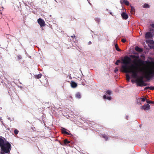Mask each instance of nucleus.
<instances>
[{
    "mask_svg": "<svg viewBox=\"0 0 154 154\" xmlns=\"http://www.w3.org/2000/svg\"><path fill=\"white\" fill-rule=\"evenodd\" d=\"M130 57L134 59L133 61L134 64L128 66L127 65L130 63L131 59L128 56H125L124 58L122 59V63L125 64L122 66V69L123 70L122 72L125 73H131L132 77L135 79L137 78L136 80H143V77L142 76L138 78V72H142L144 73V77L147 80H150L154 76V71H152L151 70H150L148 72H145L144 70V68L139 66L141 65H144L145 61L141 59H139V56L131 55Z\"/></svg>",
    "mask_w": 154,
    "mask_h": 154,
    "instance_id": "1",
    "label": "nucleus"
},
{
    "mask_svg": "<svg viewBox=\"0 0 154 154\" xmlns=\"http://www.w3.org/2000/svg\"><path fill=\"white\" fill-rule=\"evenodd\" d=\"M0 147L1 149L0 154L9 153L11 147V144L4 137H0Z\"/></svg>",
    "mask_w": 154,
    "mask_h": 154,
    "instance_id": "2",
    "label": "nucleus"
},
{
    "mask_svg": "<svg viewBox=\"0 0 154 154\" xmlns=\"http://www.w3.org/2000/svg\"><path fill=\"white\" fill-rule=\"evenodd\" d=\"M39 25L40 27H42V29H43L42 27L45 26L46 25L45 21L40 18H39Z\"/></svg>",
    "mask_w": 154,
    "mask_h": 154,
    "instance_id": "3",
    "label": "nucleus"
},
{
    "mask_svg": "<svg viewBox=\"0 0 154 154\" xmlns=\"http://www.w3.org/2000/svg\"><path fill=\"white\" fill-rule=\"evenodd\" d=\"M135 82L137 84L138 86L142 87L143 85V84L144 81L143 80H136Z\"/></svg>",
    "mask_w": 154,
    "mask_h": 154,
    "instance_id": "4",
    "label": "nucleus"
},
{
    "mask_svg": "<svg viewBox=\"0 0 154 154\" xmlns=\"http://www.w3.org/2000/svg\"><path fill=\"white\" fill-rule=\"evenodd\" d=\"M152 37V35L150 32H148L145 34V37L146 38H150Z\"/></svg>",
    "mask_w": 154,
    "mask_h": 154,
    "instance_id": "5",
    "label": "nucleus"
},
{
    "mask_svg": "<svg viewBox=\"0 0 154 154\" xmlns=\"http://www.w3.org/2000/svg\"><path fill=\"white\" fill-rule=\"evenodd\" d=\"M150 106L148 104H147L144 105L143 106L141 107V108L145 110H148L149 109Z\"/></svg>",
    "mask_w": 154,
    "mask_h": 154,
    "instance_id": "6",
    "label": "nucleus"
},
{
    "mask_svg": "<svg viewBox=\"0 0 154 154\" xmlns=\"http://www.w3.org/2000/svg\"><path fill=\"white\" fill-rule=\"evenodd\" d=\"M121 16L122 18L125 20L127 19L128 17V15L125 12H124L121 14Z\"/></svg>",
    "mask_w": 154,
    "mask_h": 154,
    "instance_id": "7",
    "label": "nucleus"
},
{
    "mask_svg": "<svg viewBox=\"0 0 154 154\" xmlns=\"http://www.w3.org/2000/svg\"><path fill=\"white\" fill-rule=\"evenodd\" d=\"M70 83L71 87L72 88H75L77 86V84L74 82L72 81Z\"/></svg>",
    "mask_w": 154,
    "mask_h": 154,
    "instance_id": "8",
    "label": "nucleus"
},
{
    "mask_svg": "<svg viewBox=\"0 0 154 154\" xmlns=\"http://www.w3.org/2000/svg\"><path fill=\"white\" fill-rule=\"evenodd\" d=\"M135 50L136 51L139 52H142L143 51L142 48H140L138 46H136L135 47Z\"/></svg>",
    "mask_w": 154,
    "mask_h": 154,
    "instance_id": "9",
    "label": "nucleus"
},
{
    "mask_svg": "<svg viewBox=\"0 0 154 154\" xmlns=\"http://www.w3.org/2000/svg\"><path fill=\"white\" fill-rule=\"evenodd\" d=\"M121 3H124L127 6H128L129 5V2L126 0H121Z\"/></svg>",
    "mask_w": 154,
    "mask_h": 154,
    "instance_id": "10",
    "label": "nucleus"
},
{
    "mask_svg": "<svg viewBox=\"0 0 154 154\" xmlns=\"http://www.w3.org/2000/svg\"><path fill=\"white\" fill-rule=\"evenodd\" d=\"M148 89H149L150 90H154V86H150V87H146L144 89V90H146Z\"/></svg>",
    "mask_w": 154,
    "mask_h": 154,
    "instance_id": "11",
    "label": "nucleus"
},
{
    "mask_svg": "<svg viewBox=\"0 0 154 154\" xmlns=\"http://www.w3.org/2000/svg\"><path fill=\"white\" fill-rule=\"evenodd\" d=\"M75 97L79 99L81 98V96L80 93L79 92H77L75 94Z\"/></svg>",
    "mask_w": 154,
    "mask_h": 154,
    "instance_id": "12",
    "label": "nucleus"
},
{
    "mask_svg": "<svg viewBox=\"0 0 154 154\" xmlns=\"http://www.w3.org/2000/svg\"><path fill=\"white\" fill-rule=\"evenodd\" d=\"M62 132L63 134H65L69 135V134L66 131V129L64 128H63L62 130Z\"/></svg>",
    "mask_w": 154,
    "mask_h": 154,
    "instance_id": "13",
    "label": "nucleus"
},
{
    "mask_svg": "<svg viewBox=\"0 0 154 154\" xmlns=\"http://www.w3.org/2000/svg\"><path fill=\"white\" fill-rule=\"evenodd\" d=\"M3 11V8L2 7H0V18L2 17V12Z\"/></svg>",
    "mask_w": 154,
    "mask_h": 154,
    "instance_id": "14",
    "label": "nucleus"
},
{
    "mask_svg": "<svg viewBox=\"0 0 154 154\" xmlns=\"http://www.w3.org/2000/svg\"><path fill=\"white\" fill-rule=\"evenodd\" d=\"M115 48L117 51H121V50L119 48V46L117 44H116L115 45Z\"/></svg>",
    "mask_w": 154,
    "mask_h": 154,
    "instance_id": "15",
    "label": "nucleus"
},
{
    "mask_svg": "<svg viewBox=\"0 0 154 154\" xmlns=\"http://www.w3.org/2000/svg\"><path fill=\"white\" fill-rule=\"evenodd\" d=\"M131 13L132 14H134L135 13V9L133 7L131 6Z\"/></svg>",
    "mask_w": 154,
    "mask_h": 154,
    "instance_id": "16",
    "label": "nucleus"
},
{
    "mask_svg": "<svg viewBox=\"0 0 154 154\" xmlns=\"http://www.w3.org/2000/svg\"><path fill=\"white\" fill-rule=\"evenodd\" d=\"M64 143L65 144H68L70 143V141H68V140L66 139H65L63 141Z\"/></svg>",
    "mask_w": 154,
    "mask_h": 154,
    "instance_id": "17",
    "label": "nucleus"
},
{
    "mask_svg": "<svg viewBox=\"0 0 154 154\" xmlns=\"http://www.w3.org/2000/svg\"><path fill=\"white\" fill-rule=\"evenodd\" d=\"M106 94H107L110 95L111 94V91L109 90H108L106 91Z\"/></svg>",
    "mask_w": 154,
    "mask_h": 154,
    "instance_id": "18",
    "label": "nucleus"
},
{
    "mask_svg": "<svg viewBox=\"0 0 154 154\" xmlns=\"http://www.w3.org/2000/svg\"><path fill=\"white\" fill-rule=\"evenodd\" d=\"M102 137L105 138L106 140H107L108 139V137L105 134H103L102 135Z\"/></svg>",
    "mask_w": 154,
    "mask_h": 154,
    "instance_id": "19",
    "label": "nucleus"
},
{
    "mask_svg": "<svg viewBox=\"0 0 154 154\" xmlns=\"http://www.w3.org/2000/svg\"><path fill=\"white\" fill-rule=\"evenodd\" d=\"M144 8H149V5L148 4H145L143 6Z\"/></svg>",
    "mask_w": 154,
    "mask_h": 154,
    "instance_id": "20",
    "label": "nucleus"
},
{
    "mask_svg": "<svg viewBox=\"0 0 154 154\" xmlns=\"http://www.w3.org/2000/svg\"><path fill=\"white\" fill-rule=\"evenodd\" d=\"M146 103H154V101H152L151 100H146Z\"/></svg>",
    "mask_w": 154,
    "mask_h": 154,
    "instance_id": "21",
    "label": "nucleus"
},
{
    "mask_svg": "<svg viewBox=\"0 0 154 154\" xmlns=\"http://www.w3.org/2000/svg\"><path fill=\"white\" fill-rule=\"evenodd\" d=\"M126 79L127 80L129 81L130 79V77L129 75L128 74L126 75Z\"/></svg>",
    "mask_w": 154,
    "mask_h": 154,
    "instance_id": "22",
    "label": "nucleus"
},
{
    "mask_svg": "<svg viewBox=\"0 0 154 154\" xmlns=\"http://www.w3.org/2000/svg\"><path fill=\"white\" fill-rule=\"evenodd\" d=\"M153 41L151 40H146V43H152V42H153Z\"/></svg>",
    "mask_w": 154,
    "mask_h": 154,
    "instance_id": "23",
    "label": "nucleus"
},
{
    "mask_svg": "<svg viewBox=\"0 0 154 154\" xmlns=\"http://www.w3.org/2000/svg\"><path fill=\"white\" fill-rule=\"evenodd\" d=\"M14 133L15 134H17L19 133V131L16 129H15L14 131Z\"/></svg>",
    "mask_w": 154,
    "mask_h": 154,
    "instance_id": "24",
    "label": "nucleus"
},
{
    "mask_svg": "<svg viewBox=\"0 0 154 154\" xmlns=\"http://www.w3.org/2000/svg\"><path fill=\"white\" fill-rule=\"evenodd\" d=\"M95 21L98 23H99L100 21V19L98 17H96L95 18Z\"/></svg>",
    "mask_w": 154,
    "mask_h": 154,
    "instance_id": "25",
    "label": "nucleus"
},
{
    "mask_svg": "<svg viewBox=\"0 0 154 154\" xmlns=\"http://www.w3.org/2000/svg\"><path fill=\"white\" fill-rule=\"evenodd\" d=\"M22 59V57L20 55H19L17 56V59L18 60H20Z\"/></svg>",
    "mask_w": 154,
    "mask_h": 154,
    "instance_id": "26",
    "label": "nucleus"
},
{
    "mask_svg": "<svg viewBox=\"0 0 154 154\" xmlns=\"http://www.w3.org/2000/svg\"><path fill=\"white\" fill-rule=\"evenodd\" d=\"M150 85V84L147 83H145L144 82L143 84V86H146L147 85Z\"/></svg>",
    "mask_w": 154,
    "mask_h": 154,
    "instance_id": "27",
    "label": "nucleus"
},
{
    "mask_svg": "<svg viewBox=\"0 0 154 154\" xmlns=\"http://www.w3.org/2000/svg\"><path fill=\"white\" fill-rule=\"evenodd\" d=\"M120 62V60H117L116 61V63L115 64L116 65H119V63Z\"/></svg>",
    "mask_w": 154,
    "mask_h": 154,
    "instance_id": "28",
    "label": "nucleus"
},
{
    "mask_svg": "<svg viewBox=\"0 0 154 154\" xmlns=\"http://www.w3.org/2000/svg\"><path fill=\"white\" fill-rule=\"evenodd\" d=\"M126 39H122V42L123 43H125L126 42Z\"/></svg>",
    "mask_w": 154,
    "mask_h": 154,
    "instance_id": "29",
    "label": "nucleus"
},
{
    "mask_svg": "<svg viewBox=\"0 0 154 154\" xmlns=\"http://www.w3.org/2000/svg\"><path fill=\"white\" fill-rule=\"evenodd\" d=\"M146 100V99L145 98H142V101L143 102L145 101Z\"/></svg>",
    "mask_w": 154,
    "mask_h": 154,
    "instance_id": "30",
    "label": "nucleus"
},
{
    "mask_svg": "<svg viewBox=\"0 0 154 154\" xmlns=\"http://www.w3.org/2000/svg\"><path fill=\"white\" fill-rule=\"evenodd\" d=\"M118 68H116L114 70V72H118Z\"/></svg>",
    "mask_w": 154,
    "mask_h": 154,
    "instance_id": "31",
    "label": "nucleus"
},
{
    "mask_svg": "<svg viewBox=\"0 0 154 154\" xmlns=\"http://www.w3.org/2000/svg\"><path fill=\"white\" fill-rule=\"evenodd\" d=\"M106 99H107L108 100H110L111 99V97H107Z\"/></svg>",
    "mask_w": 154,
    "mask_h": 154,
    "instance_id": "32",
    "label": "nucleus"
},
{
    "mask_svg": "<svg viewBox=\"0 0 154 154\" xmlns=\"http://www.w3.org/2000/svg\"><path fill=\"white\" fill-rule=\"evenodd\" d=\"M35 78L38 79V75H35Z\"/></svg>",
    "mask_w": 154,
    "mask_h": 154,
    "instance_id": "33",
    "label": "nucleus"
},
{
    "mask_svg": "<svg viewBox=\"0 0 154 154\" xmlns=\"http://www.w3.org/2000/svg\"><path fill=\"white\" fill-rule=\"evenodd\" d=\"M103 98L104 99H107L106 96V95H104L103 96Z\"/></svg>",
    "mask_w": 154,
    "mask_h": 154,
    "instance_id": "34",
    "label": "nucleus"
},
{
    "mask_svg": "<svg viewBox=\"0 0 154 154\" xmlns=\"http://www.w3.org/2000/svg\"><path fill=\"white\" fill-rule=\"evenodd\" d=\"M151 26L152 28H154V24H151Z\"/></svg>",
    "mask_w": 154,
    "mask_h": 154,
    "instance_id": "35",
    "label": "nucleus"
},
{
    "mask_svg": "<svg viewBox=\"0 0 154 154\" xmlns=\"http://www.w3.org/2000/svg\"><path fill=\"white\" fill-rule=\"evenodd\" d=\"M71 37L72 38H73V37L75 38V35H73V36H71Z\"/></svg>",
    "mask_w": 154,
    "mask_h": 154,
    "instance_id": "36",
    "label": "nucleus"
},
{
    "mask_svg": "<svg viewBox=\"0 0 154 154\" xmlns=\"http://www.w3.org/2000/svg\"><path fill=\"white\" fill-rule=\"evenodd\" d=\"M39 78H40L42 76V75L41 74H39Z\"/></svg>",
    "mask_w": 154,
    "mask_h": 154,
    "instance_id": "37",
    "label": "nucleus"
},
{
    "mask_svg": "<svg viewBox=\"0 0 154 154\" xmlns=\"http://www.w3.org/2000/svg\"><path fill=\"white\" fill-rule=\"evenodd\" d=\"M2 124H3V125H4L5 127L6 128V125H5V124H4L3 123H2Z\"/></svg>",
    "mask_w": 154,
    "mask_h": 154,
    "instance_id": "38",
    "label": "nucleus"
},
{
    "mask_svg": "<svg viewBox=\"0 0 154 154\" xmlns=\"http://www.w3.org/2000/svg\"><path fill=\"white\" fill-rule=\"evenodd\" d=\"M6 129L9 130L10 129V128H8Z\"/></svg>",
    "mask_w": 154,
    "mask_h": 154,
    "instance_id": "39",
    "label": "nucleus"
},
{
    "mask_svg": "<svg viewBox=\"0 0 154 154\" xmlns=\"http://www.w3.org/2000/svg\"><path fill=\"white\" fill-rule=\"evenodd\" d=\"M38 23V19L37 20Z\"/></svg>",
    "mask_w": 154,
    "mask_h": 154,
    "instance_id": "40",
    "label": "nucleus"
},
{
    "mask_svg": "<svg viewBox=\"0 0 154 154\" xmlns=\"http://www.w3.org/2000/svg\"><path fill=\"white\" fill-rule=\"evenodd\" d=\"M69 97H70V98H72V97L71 96H70Z\"/></svg>",
    "mask_w": 154,
    "mask_h": 154,
    "instance_id": "41",
    "label": "nucleus"
},
{
    "mask_svg": "<svg viewBox=\"0 0 154 154\" xmlns=\"http://www.w3.org/2000/svg\"><path fill=\"white\" fill-rule=\"evenodd\" d=\"M1 122H2V120L1 119Z\"/></svg>",
    "mask_w": 154,
    "mask_h": 154,
    "instance_id": "42",
    "label": "nucleus"
},
{
    "mask_svg": "<svg viewBox=\"0 0 154 154\" xmlns=\"http://www.w3.org/2000/svg\"><path fill=\"white\" fill-rule=\"evenodd\" d=\"M91 43V42H89V43Z\"/></svg>",
    "mask_w": 154,
    "mask_h": 154,
    "instance_id": "43",
    "label": "nucleus"
}]
</instances>
